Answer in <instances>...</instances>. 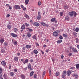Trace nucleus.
Returning <instances> with one entry per match:
<instances>
[{"label":"nucleus","instance_id":"20e7f679","mask_svg":"<svg viewBox=\"0 0 79 79\" xmlns=\"http://www.w3.org/2000/svg\"><path fill=\"white\" fill-rule=\"evenodd\" d=\"M58 33L56 31H54L53 33V35H54V36H55V37H57V36H58Z\"/></svg>","mask_w":79,"mask_h":79},{"label":"nucleus","instance_id":"603ef678","mask_svg":"<svg viewBox=\"0 0 79 79\" xmlns=\"http://www.w3.org/2000/svg\"><path fill=\"white\" fill-rule=\"evenodd\" d=\"M60 16H63V13L60 12Z\"/></svg>","mask_w":79,"mask_h":79},{"label":"nucleus","instance_id":"a878e982","mask_svg":"<svg viewBox=\"0 0 79 79\" xmlns=\"http://www.w3.org/2000/svg\"><path fill=\"white\" fill-rule=\"evenodd\" d=\"M21 77L22 79H25V76L23 74H22Z\"/></svg>","mask_w":79,"mask_h":79},{"label":"nucleus","instance_id":"c03bdc74","mask_svg":"<svg viewBox=\"0 0 79 79\" xmlns=\"http://www.w3.org/2000/svg\"><path fill=\"white\" fill-rule=\"evenodd\" d=\"M38 5L39 6H40V5H41V2H40V1L38 2Z\"/></svg>","mask_w":79,"mask_h":79},{"label":"nucleus","instance_id":"8fccbe9b","mask_svg":"<svg viewBox=\"0 0 79 79\" xmlns=\"http://www.w3.org/2000/svg\"><path fill=\"white\" fill-rule=\"evenodd\" d=\"M59 39H63V37L61 35H60Z\"/></svg>","mask_w":79,"mask_h":79},{"label":"nucleus","instance_id":"1a4fd4ad","mask_svg":"<svg viewBox=\"0 0 79 79\" xmlns=\"http://www.w3.org/2000/svg\"><path fill=\"white\" fill-rule=\"evenodd\" d=\"M41 25H42L43 26H47L48 25L46 23L44 22H42L40 23Z\"/></svg>","mask_w":79,"mask_h":79},{"label":"nucleus","instance_id":"6e6552de","mask_svg":"<svg viewBox=\"0 0 79 79\" xmlns=\"http://www.w3.org/2000/svg\"><path fill=\"white\" fill-rule=\"evenodd\" d=\"M12 40V43L14 44V45H17L18 44V42H17V41L15 40Z\"/></svg>","mask_w":79,"mask_h":79},{"label":"nucleus","instance_id":"a19ab883","mask_svg":"<svg viewBox=\"0 0 79 79\" xmlns=\"http://www.w3.org/2000/svg\"><path fill=\"white\" fill-rule=\"evenodd\" d=\"M65 76H66V75L63 74L62 76V78H64V77H65Z\"/></svg>","mask_w":79,"mask_h":79},{"label":"nucleus","instance_id":"69168bd1","mask_svg":"<svg viewBox=\"0 0 79 79\" xmlns=\"http://www.w3.org/2000/svg\"><path fill=\"white\" fill-rule=\"evenodd\" d=\"M26 8L25 7H23V10H24V11H25L26 10Z\"/></svg>","mask_w":79,"mask_h":79},{"label":"nucleus","instance_id":"ea45409f","mask_svg":"<svg viewBox=\"0 0 79 79\" xmlns=\"http://www.w3.org/2000/svg\"><path fill=\"white\" fill-rule=\"evenodd\" d=\"M18 31V29L16 28H14V32H16Z\"/></svg>","mask_w":79,"mask_h":79},{"label":"nucleus","instance_id":"774afa93","mask_svg":"<svg viewBox=\"0 0 79 79\" xmlns=\"http://www.w3.org/2000/svg\"><path fill=\"white\" fill-rule=\"evenodd\" d=\"M77 47L78 48V49H79V45H77Z\"/></svg>","mask_w":79,"mask_h":79},{"label":"nucleus","instance_id":"de8ad7c7","mask_svg":"<svg viewBox=\"0 0 79 79\" xmlns=\"http://www.w3.org/2000/svg\"><path fill=\"white\" fill-rule=\"evenodd\" d=\"M75 68L74 67H71L70 68V69H74Z\"/></svg>","mask_w":79,"mask_h":79},{"label":"nucleus","instance_id":"58836bf2","mask_svg":"<svg viewBox=\"0 0 79 79\" xmlns=\"http://www.w3.org/2000/svg\"><path fill=\"white\" fill-rule=\"evenodd\" d=\"M63 36H64V37H65V38H66V37H68V36L67 35H66V34H64L63 35Z\"/></svg>","mask_w":79,"mask_h":79},{"label":"nucleus","instance_id":"393cba45","mask_svg":"<svg viewBox=\"0 0 79 79\" xmlns=\"http://www.w3.org/2000/svg\"><path fill=\"white\" fill-rule=\"evenodd\" d=\"M62 42V40H60L57 41V44H60V43Z\"/></svg>","mask_w":79,"mask_h":79},{"label":"nucleus","instance_id":"6e6d98bb","mask_svg":"<svg viewBox=\"0 0 79 79\" xmlns=\"http://www.w3.org/2000/svg\"><path fill=\"white\" fill-rule=\"evenodd\" d=\"M49 51V49H48L46 50V52H47V53H48Z\"/></svg>","mask_w":79,"mask_h":79},{"label":"nucleus","instance_id":"4c0bfd02","mask_svg":"<svg viewBox=\"0 0 79 79\" xmlns=\"http://www.w3.org/2000/svg\"><path fill=\"white\" fill-rule=\"evenodd\" d=\"M3 77L5 79H7L6 78V75L5 74H4L3 75Z\"/></svg>","mask_w":79,"mask_h":79},{"label":"nucleus","instance_id":"423d86ee","mask_svg":"<svg viewBox=\"0 0 79 79\" xmlns=\"http://www.w3.org/2000/svg\"><path fill=\"white\" fill-rule=\"evenodd\" d=\"M72 73V72L70 70H69L67 72V74H68V76H70V74Z\"/></svg>","mask_w":79,"mask_h":79},{"label":"nucleus","instance_id":"f03ea898","mask_svg":"<svg viewBox=\"0 0 79 79\" xmlns=\"http://www.w3.org/2000/svg\"><path fill=\"white\" fill-rule=\"evenodd\" d=\"M38 15L37 17V19L38 20H40V18H41V15H40V12H38Z\"/></svg>","mask_w":79,"mask_h":79},{"label":"nucleus","instance_id":"72a5a7b5","mask_svg":"<svg viewBox=\"0 0 79 79\" xmlns=\"http://www.w3.org/2000/svg\"><path fill=\"white\" fill-rule=\"evenodd\" d=\"M15 75V74L13 72H10V76H14Z\"/></svg>","mask_w":79,"mask_h":79},{"label":"nucleus","instance_id":"b1692460","mask_svg":"<svg viewBox=\"0 0 79 79\" xmlns=\"http://www.w3.org/2000/svg\"><path fill=\"white\" fill-rule=\"evenodd\" d=\"M75 31L77 32L79 31V28L78 27H77L74 30Z\"/></svg>","mask_w":79,"mask_h":79},{"label":"nucleus","instance_id":"473e14b6","mask_svg":"<svg viewBox=\"0 0 79 79\" xmlns=\"http://www.w3.org/2000/svg\"><path fill=\"white\" fill-rule=\"evenodd\" d=\"M76 15H77V13L76 12H74L73 13V16L74 17H76Z\"/></svg>","mask_w":79,"mask_h":79},{"label":"nucleus","instance_id":"dca6fc26","mask_svg":"<svg viewBox=\"0 0 79 79\" xmlns=\"http://www.w3.org/2000/svg\"><path fill=\"white\" fill-rule=\"evenodd\" d=\"M18 57H14V60L15 61H18Z\"/></svg>","mask_w":79,"mask_h":79},{"label":"nucleus","instance_id":"4d7b16f0","mask_svg":"<svg viewBox=\"0 0 79 79\" xmlns=\"http://www.w3.org/2000/svg\"><path fill=\"white\" fill-rule=\"evenodd\" d=\"M37 77V75L36 74H35L34 76V78H36V77Z\"/></svg>","mask_w":79,"mask_h":79},{"label":"nucleus","instance_id":"9d476101","mask_svg":"<svg viewBox=\"0 0 79 79\" xmlns=\"http://www.w3.org/2000/svg\"><path fill=\"white\" fill-rule=\"evenodd\" d=\"M1 64L2 66H5L6 65V62L3 61L1 62Z\"/></svg>","mask_w":79,"mask_h":79},{"label":"nucleus","instance_id":"a211bd4d","mask_svg":"<svg viewBox=\"0 0 79 79\" xmlns=\"http://www.w3.org/2000/svg\"><path fill=\"white\" fill-rule=\"evenodd\" d=\"M26 27H25V25L24 24H23L22 27H21V29L24 30V29H25Z\"/></svg>","mask_w":79,"mask_h":79},{"label":"nucleus","instance_id":"6ab92c4d","mask_svg":"<svg viewBox=\"0 0 79 79\" xmlns=\"http://www.w3.org/2000/svg\"><path fill=\"white\" fill-rule=\"evenodd\" d=\"M73 76H75V77H76L77 79H78V75H77V74L74 73L73 74Z\"/></svg>","mask_w":79,"mask_h":79},{"label":"nucleus","instance_id":"09e8293b","mask_svg":"<svg viewBox=\"0 0 79 79\" xmlns=\"http://www.w3.org/2000/svg\"><path fill=\"white\" fill-rule=\"evenodd\" d=\"M2 53H3L5 52V51L3 49H2L1 50Z\"/></svg>","mask_w":79,"mask_h":79},{"label":"nucleus","instance_id":"37998d69","mask_svg":"<svg viewBox=\"0 0 79 79\" xmlns=\"http://www.w3.org/2000/svg\"><path fill=\"white\" fill-rule=\"evenodd\" d=\"M49 74H51V73H52L50 69H49Z\"/></svg>","mask_w":79,"mask_h":79},{"label":"nucleus","instance_id":"c756f323","mask_svg":"<svg viewBox=\"0 0 79 79\" xmlns=\"http://www.w3.org/2000/svg\"><path fill=\"white\" fill-rule=\"evenodd\" d=\"M73 35L75 37H76V36H77V33L75 31L73 32Z\"/></svg>","mask_w":79,"mask_h":79},{"label":"nucleus","instance_id":"680f3d73","mask_svg":"<svg viewBox=\"0 0 79 79\" xmlns=\"http://www.w3.org/2000/svg\"><path fill=\"white\" fill-rule=\"evenodd\" d=\"M23 50H26V47H23Z\"/></svg>","mask_w":79,"mask_h":79},{"label":"nucleus","instance_id":"412c9836","mask_svg":"<svg viewBox=\"0 0 79 79\" xmlns=\"http://www.w3.org/2000/svg\"><path fill=\"white\" fill-rule=\"evenodd\" d=\"M33 53H34L35 54H37V53H38V51L36 50H34Z\"/></svg>","mask_w":79,"mask_h":79},{"label":"nucleus","instance_id":"0eeeda50","mask_svg":"<svg viewBox=\"0 0 79 79\" xmlns=\"http://www.w3.org/2000/svg\"><path fill=\"white\" fill-rule=\"evenodd\" d=\"M10 35L13 37H16L18 36V35H17L16 34H14L13 33H11Z\"/></svg>","mask_w":79,"mask_h":79},{"label":"nucleus","instance_id":"c85d7f7f","mask_svg":"<svg viewBox=\"0 0 79 79\" xmlns=\"http://www.w3.org/2000/svg\"><path fill=\"white\" fill-rule=\"evenodd\" d=\"M31 65L30 64H29V65H28V69H31Z\"/></svg>","mask_w":79,"mask_h":79},{"label":"nucleus","instance_id":"f3484780","mask_svg":"<svg viewBox=\"0 0 79 79\" xmlns=\"http://www.w3.org/2000/svg\"><path fill=\"white\" fill-rule=\"evenodd\" d=\"M65 19L66 21H69V17L68 16H66L65 18Z\"/></svg>","mask_w":79,"mask_h":79},{"label":"nucleus","instance_id":"338daca9","mask_svg":"<svg viewBox=\"0 0 79 79\" xmlns=\"http://www.w3.org/2000/svg\"><path fill=\"white\" fill-rule=\"evenodd\" d=\"M9 10H11L12 9V8H11V7L9 6Z\"/></svg>","mask_w":79,"mask_h":79},{"label":"nucleus","instance_id":"3c124183","mask_svg":"<svg viewBox=\"0 0 79 79\" xmlns=\"http://www.w3.org/2000/svg\"><path fill=\"white\" fill-rule=\"evenodd\" d=\"M29 31L30 32H32V29L30 28L29 29Z\"/></svg>","mask_w":79,"mask_h":79},{"label":"nucleus","instance_id":"13d9d810","mask_svg":"<svg viewBox=\"0 0 79 79\" xmlns=\"http://www.w3.org/2000/svg\"><path fill=\"white\" fill-rule=\"evenodd\" d=\"M14 71L15 72H16L18 71V70L17 69H14Z\"/></svg>","mask_w":79,"mask_h":79},{"label":"nucleus","instance_id":"ddd939ff","mask_svg":"<svg viewBox=\"0 0 79 79\" xmlns=\"http://www.w3.org/2000/svg\"><path fill=\"white\" fill-rule=\"evenodd\" d=\"M4 40H5L3 38H1L0 40V42L1 43V44H2V43H3Z\"/></svg>","mask_w":79,"mask_h":79},{"label":"nucleus","instance_id":"4be33fe9","mask_svg":"<svg viewBox=\"0 0 79 79\" xmlns=\"http://www.w3.org/2000/svg\"><path fill=\"white\" fill-rule=\"evenodd\" d=\"M34 71H32L31 72L30 74V76H31H31H33V74H34Z\"/></svg>","mask_w":79,"mask_h":79},{"label":"nucleus","instance_id":"5fc2aeb1","mask_svg":"<svg viewBox=\"0 0 79 79\" xmlns=\"http://www.w3.org/2000/svg\"><path fill=\"white\" fill-rule=\"evenodd\" d=\"M10 14H7L6 15V18H8V17H10Z\"/></svg>","mask_w":79,"mask_h":79},{"label":"nucleus","instance_id":"aec40b11","mask_svg":"<svg viewBox=\"0 0 79 79\" xmlns=\"http://www.w3.org/2000/svg\"><path fill=\"white\" fill-rule=\"evenodd\" d=\"M24 16L25 18H27V19H29V16L27 14H25L24 15Z\"/></svg>","mask_w":79,"mask_h":79},{"label":"nucleus","instance_id":"2f4dec72","mask_svg":"<svg viewBox=\"0 0 79 79\" xmlns=\"http://www.w3.org/2000/svg\"><path fill=\"white\" fill-rule=\"evenodd\" d=\"M66 71H64L63 72V74H64V75H66Z\"/></svg>","mask_w":79,"mask_h":79},{"label":"nucleus","instance_id":"bb28decb","mask_svg":"<svg viewBox=\"0 0 79 79\" xmlns=\"http://www.w3.org/2000/svg\"><path fill=\"white\" fill-rule=\"evenodd\" d=\"M31 33L29 32H28L27 33V37H31Z\"/></svg>","mask_w":79,"mask_h":79},{"label":"nucleus","instance_id":"5701e85b","mask_svg":"<svg viewBox=\"0 0 79 79\" xmlns=\"http://www.w3.org/2000/svg\"><path fill=\"white\" fill-rule=\"evenodd\" d=\"M72 50H73V51L74 52H76V53H77V50L76 49H74V48H72Z\"/></svg>","mask_w":79,"mask_h":79},{"label":"nucleus","instance_id":"e2e57ef3","mask_svg":"<svg viewBox=\"0 0 79 79\" xmlns=\"http://www.w3.org/2000/svg\"><path fill=\"white\" fill-rule=\"evenodd\" d=\"M56 27H57V26H58V24H55L54 25Z\"/></svg>","mask_w":79,"mask_h":79},{"label":"nucleus","instance_id":"bf43d9fd","mask_svg":"<svg viewBox=\"0 0 79 79\" xmlns=\"http://www.w3.org/2000/svg\"><path fill=\"white\" fill-rule=\"evenodd\" d=\"M30 61L31 63H33V59H31L30 60Z\"/></svg>","mask_w":79,"mask_h":79},{"label":"nucleus","instance_id":"2eb2a0df","mask_svg":"<svg viewBox=\"0 0 79 79\" xmlns=\"http://www.w3.org/2000/svg\"><path fill=\"white\" fill-rule=\"evenodd\" d=\"M7 27L8 29H11V26L9 24L7 25Z\"/></svg>","mask_w":79,"mask_h":79},{"label":"nucleus","instance_id":"9b49d317","mask_svg":"<svg viewBox=\"0 0 79 79\" xmlns=\"http://www.w3.org/2000/svg\"><path fill=\"white\" fill-rule=\"evenodd\" d=\"M28 62H29V61L28 60V59H26L25 60V61L23 62V64H26V63H28Z\"/></svg>","mask_w":79,"mask_h":79},{"label":"nucleus","instance_id":"49530a36","mask_svg":"<svg viewBox=\"0 0 79 79\" xmlns=\"http://www.w3.org/2000/svg\"><path fill=\"white\" fill-rule=\"evenodd\" d=\"M35 44H36V46H37V47H39V44H38V43H35Z\"/></svg>","mask_w":79,"mask_h":79},{"label":"nucleus","instance_id":"f704fd0d","mask_svg":"<svg viewBox=\"0 0 79 79\" xmlns=\"http://www.w3.org/2000/svg\"><path fill=\"white\" fill-rule=\"evenodd\" d=\"M7 45H8V43L6 42H5L4 43V46H7Z\"/></svg>","mask_w":79,"mask_h":79},{"label":"nucleus","instance_id":"c9c22d12","mask_svg":"<svg viewBox=\"0 0 79 79\" xmlns=\"http://www.w3.org/2000/svg\"><path fill=\"white\" fill-rule=\"evenodd\" d=\"M25 25L27 27H28L30 26V25L29 24L27 23H25Z\"/></svg>","mask_w":79,"mask_h":79},{"label":"nucleus","instance_id":"864d4df0","mask_svg":"<svg viewBox=\"0 0 79 79\" xmlns=\"http://www.w3.org/2000/svg\"><path fill=\"white\" fill-rule=\"evenodd\" d=\"M76 39L77 40L76 41V43H78V41H79V39H78L77 38H76Z\"/></svg>","mask_w":79,"mask_h":79},{"label":"nucleus","instance_id":"4468645a","mask_svg":"<svg viewBox=\"0 0 79 79\" xmlns=\"http://www.w3.org/2000/svg\"><path fill=\"white\" fill-rule=\"evenodd\" d=\"M56 19V18H54L51 19V22H54L55 21V20Z\"/></svg>","mask_w":79,"mask_h":79},{"label":"nucleus","instance_id":"0e129e2a","mask_svg":"<svg viewBox=\"0 0 79 79\" xmlns=\"http://www.w3.org/2000/svg\"><path fill=\"white\" fill-rule=\"evenodd\" d=\"M23 7H24V6H23V5H21V8H23Z\"/></svg>","mask_w":79,"mask_h":79},{"label":"nucleus","instance_id":"f257e3e1","mask_svg":"<svg viewBox=\"0 0 79 79\" xmlns=\"http://www.w3.org/2000/svg\"><path fill=\"white\" fill-rule=\"evenodd\" d=\"M14 8L16 10H20L21 9V8L20 6L18 5H15L14 6Z\"/></svg>","mask_w":79,"mask_h":79},{"label":"nucleus","instance_id":"39448f33","mask_svg":"<svg viewBox=\"0 0 79 79\" xmlns=\"http://www.w3.org/2000/svg\"><path fill=\"white\" fill-rule=\"evenodd\" d=\"M34 25L35 26H36V27H38V26H39V23L35 22L34 23Z\"/></svg>","mask_w":79,"mask_h":79},{"label":"nucleus","instance_id":"e433bc0d","mask_svg":"<svg viewBox=\"0 0 79 79\" xmlns=\"http://www.w3.org/2000/svg\"><path fill=\"white\" fill-rule=\"evenodd\" d=\"M29 0H25V3L27 5L29 3Z\"/></svg>","mask_w":79,"mask_h":79},{"label":"nucleus","instance_id":"7ed1b4c3","mask_svg":"<svg viewBox=\"0 0 79 79\" xmlns=\"http://www.w3.org/2000/svg\"><path fill=\"white\" fill-rule=\"evenodd\" d=\"M74 12L73 11H72L69 13V14L70 16L72 17V16H73V15H74Z\"/></svg>","mask_w":79,"mask_h":79},{"label":"nucleus","instance_id":"a18cd8bd","mask_svg":"<svg viewBox=\"0 0 79 79\" xmlns=\"http://www.w3.org/2000/svg\"><path fill=\"white\" fill-rule=\"evenodd\" d=\"M72 55H73V54L72 53H70L69 54V56H72Z\"/></svg>","mask_w":79,"mask_h":79},{"label":"nucleus","instance_id":"052dcab7","mask_svg":"<svg viewBox=\"0 0 79 79\" xmlns=\"http://www.w3.org/2000/svg\"><path fill=\"white\" fill-rule=\"evenodd\" d=\"M0 71L3 72L2 68H0Z\"/></svg>","mask_w":79,"mask_h":79},{"label":"nucleus","instance_id":"79ce46f5","mask_svg":"<svg viewBox=\"0 0 79 79\" xmlns=\"http://www.w3.org/2000/svg\"><path fill=\"white\" fill-rule=\"evenodd\" d=\"M32 38L33 39H36V36H35V35H34L33 37Z\"/></svg>","mask_w":79,"mask_h":79},{"label":"nucleus","instance_id":"cd10ccee","mask_svg":"<svg viewBox=\"0 0 79 79\" xmlns=\"http://www.w3.org/2000/svg\"><path fill=\"white\" fill-rule=\"evenodd\" d=\"M77 69H79V64H78L76 65Z\"/></svg>","mask_w":79,"mask_h":79},{"label":"nucleus","instance_id":"f8f14e48","mask_svg":"<svg viewBox=\"0 0 79 79\" xmlns=\"http://www.w3.org/2000/svg\"><path fill=\"white\" fill-rule=\"evenodd\" d=\"M32 47V46L30 45H27L26 46V48H31Z\"/></svg>","mask_w":79,"mask_h":79},{"label":"nucleus","instance_id":"7c9ffc66","mask_svg":"<svg viewBox=\"0 0 79 79\" xmlns=\"http://www.w3.org/2000/svg\"><path fill=\"white\" fill-rule=\"evenodd\" d=\"M56 75L57 76H58V75H60V73H59V72H57L56 73Z\"/></svg>","mask_w":79,"mask_h":79}]
</instances>
